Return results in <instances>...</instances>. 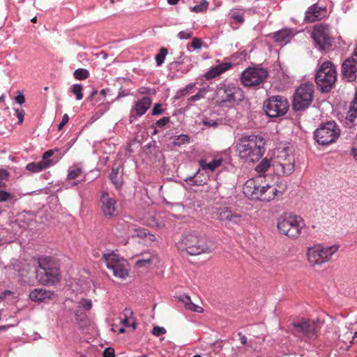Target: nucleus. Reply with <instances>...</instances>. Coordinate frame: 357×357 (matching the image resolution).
<instances>
[{"label":"nucleus","instance_id":"nucleus-1","mask_svg":"<svg viewBox=\"0 0 357 357\" xmlns=\"http://www.w3.org/2000/svg\"><path fill=\"white\" fill-rule=\"evenodd\" d=\"M236 148L241 160L245 162L255 163L265 152V140L259 135H244L238 139Z\"/></svg>","mask_w":357,"mask_h":357},{"label":"nucleus","instance_id":"nucleus-2","mask_svg":"<svg viewBox=\"0 0 357 357\" xmlns=\"http://www.w3.org/2000/svg\"><path fill=\"white\" fill-rule=\"evenodd\" d=\"M339 247L336 245H324L321 243L308 247L305 251L306 259L312 268L320 267L328 263L333 255L337 252Z\"/></svg>","mask_w":357,"mask_h":357},{"label":"nucleus","instance_id":"nucleus-3","mask_svg":"<svg viewBox=\"0 0 357 357\" xmlns=\"http://www.w3.org/2000/svg\"><path fill=\"white\" fill-rule=\"evenodd\" d=\"M277 227L280 234L296 239L304 231L305 224L301 216L284 214L278 218Z\"/></svg>","mask_w":357,"mask_h":357},{"label":"nucleus","instance_id":"nucleus-4","mask_svg":"<svg viewBox=\"0 0 357 357\" xmlns=\"http://www.w3.org/2000/svg\"><path fill=\"white\" fill-rule=\"evenodd\" d=\"M274 172L278 176H288L294 171L295 160L291 150L288 148L278 149L271 158Z\"/></svg>","mask_w":357,"mask_h":357},{"label":"nucleus","instance_id":"nucleus-5","mask_svg":"<svg viewBox=\"0 0 357 357\" xmlns=\"http://www.w3.org/2000/svg\"><path fill=\"white\" fill-rule=\"evenodd\" d=\"M181 248L191 255L202 253H210L213 249L206 243V238L197 231H193L183 236L181 240Z\"/></svg>","mask_w":357,"mask_h":357},{"label":"nucleus","instance_id":"nucleus-6","mask_svg":"<svg viewBox=\"0 0 357 357\" xmlns=\"http://www.w3.org/2000/svg\"><path fill=\"white\" fill-rule=\"evenodd\" d=\"M337 79L335 66L331 61L324 62L317 72L315 82L322 91L331 89Z\"/></svg>","mask_w":357,"mask_h":357},{"label":"nucleus","instance_id":"nucleus-7","mask_svg":"<svg viewBox=\"0 0 357 357\" xmlns=\"http://www.w3.org/2000/svg\"><path fill=\"white\" fill-rule=\"evenodd\" d=\"M340 130L334 121L321 124L314 132V137L318 144L327 145L334 142L340 136Z\"/></svg>","mask_w":357,"mask_h":357},{"label":"nucleus","instance_id":"nucleus-8","mask_svg":"<svg viewBox=\"0 0 357 357\" xmlns=\"http://www.w3.org/2000/svg\"><path fill=\"white\" fill-rule=\"evenodd\" d=\"M268 76L266 68L250 67L246 68L241 76L242 84L247 87H259Z\"/></svg>","mask_w":357,"mask_h":357},{"label":"nucleus","instance_id":"nucleus-9","mask_svg":"<svg viewBox=\"0 0 357 357\" xmlns=\"http://www.w3.org/2000/svg\"><path fill=\"white\" fill-rule=\"evenodd\" d=\"M314 86L306 83L300 85L296 90L293 98V109L301 111L307 108L313 98Z\"/></svg>","mask_w":357,"mask_h":357},{"label":"nucleus","instance_id":"nucleus-10","mask_svg":"<svg viewBox=\"0 0 357 357\" xmlns=\"http://www.w3.org/2000/svg\"><path fill=\"white\" fill-rule=\"evenodd\" d=\"M217 96L222 103L236 105L243 99L244 94L241 88L233 84H222L217 89Z\"/></svg>","mask_w":357,"mask_h":357},{"label":"nucleus","instance_id":"nucleus-11","mask_svg":"<svg viewBox=\"0 0 357 357\" xmlns=\"http://www.w3.org/2000/svg\"><path fill=\"white\" fill-rule=\"evenodd\" d=\"M311 36L319 50L325 51L331 48L333 38L331 36L328 25L323 24L314 25Z\"/></svg>","mask_w":357,"mask_h":357},{"label":"nucleus","instance_id":"nucleus-12","mask_svg":"<svg viewBox=\"0 0 357 357\" xmlns=\"http://www.w3.org/2000/svg\"><path fill=\"white\" fill-rule=\"evenodd\" d=\"M103 259L107 267L112 271L115 277L125 279L128 275L127 261L114 252L105 253Z\"/></svg>","mask_w":357,"mask_h":357},{"label":"nucleus","instance_id":"nucleus-13","mask_svg":"<svg viewBox=\"0 0 357 357\" xmlns=\"http://www.w3.org/2000/svg\"><path fill=\"white\" fill-rule=\"evenodd\" d=\"M264 109L269 117H278L287 113L289 109V102L286 98L282 96H272L264 102Z\"/></svg>","mask_w":357,"mask_h":357},{"label":"nucleus","instance_id":"nucleus-14","mask_svg":"<svg viewBox=\"0 0 357 357\" xmlns=\"http://www.w3.org/2000/svg\"><path fill=\"white\" fill-rule=\"evenodd\" d=\"M319 324L312 320H303L299 323H294L292 332L300 337L314 340L318 335Z\"/></svg>","mask_w":357,"mask_h":357},{"label":"nucleus","instance_id":"nucleus-15","mask_svg":"<svg viewBox=\"0 0 357 357\" xmlns=\"http://www.w3.org/2000/svg\"><path fill=\"white\" fill-rule=\"evenodd\" d=\"M287 189V184L282 182H276L273 184L263 185L260 190L261 192L259 197V201L270 202L284 194Z\"/></svg>","mask_w":357,"mask_h":357},{"label":"nucleus","instance_id":"nucleus-16","mask_svg":"<svg viewBox=\"0 0 357 357\" xmlns=\"http://www.w3.org/2000/svg\"><path fill=\"white\" fill-rule=\"evenodd\" d=\"M264 178L261 176H256L248 179L243 185V193L248 198L252 200H258L262 188V183Z\"/></svg>","mask_w":357,"mask_h":357},{"label":"nucleus","instance_id":"nucleus-17","mask_svg":"<svg viewBox=\"0 0 357 357\" xmlns=\"http://www.w3.org/2000/svg\"><path fill=\"white\" fill-rule=\"evenodd\" d=\"M100 208L104 215L107 218H114L119 215L117 202L114 197L108 192H102L100 196Z\"/></svg>","mask_w":357,"mask_h":357},{"label":"nucleus","instance_id":"nucleus-18","mask_svg":"<svg viewBox=\"0 0 357 357\" xmlns=\"http://www.w3.org/2000/svg\"><path fill=\"white\" fill-rule=\"evenodd\" d=\"M151 104L152 99L149 96H144L137 100L130 109L129 116L130 123L137 119L138 117L143 116L150 108Z\"/></svg>","mask_w":357,"mask_h":357},{"label":"nucleus","instance_id":"nucleus-19","mask_svg":"<svg viewBox=\"0 0 357 357\" xmlns=\"http://www.w3.org/2000/svg\"><path fill=\"white\" fill-rule=\"evenodd\" d=\"M36 277L43 285H53L60 281L59 268H52L48 271H37Z\"/></svg>","mask_w":357,"mask_h":357},{"label":"nucleus","instance_id":"nucleus-20","mask_svg":"<svg viewBox=\"0 0 357 357\" xmlns=\"http://www.w3.org/2000/svg\"><path fill=\"white\" fill-rule=\"evenodd\" d=\"M354 59H346L342 66V73L344 78L348 82H353L357 77V68Z\"/></svg>","mask_w":357,"mask_h":357},{"label":"nucleus","instance_id":"nucleus-21","mask_svg":"<svg viewBox=\"0 0 357 357\" xmlns=\"http://www.w3.org/2000/svg\"><path fill=\"white\" fill-rule=\"evenodd\" d=\"M326 13V10L318 6L317 4H313L308 8L305 12V22L307 23L314 22L315 21L321 20Z\"/></svg>","mask_w":357,"mask_h":357},{"label":"nucleus","instance_id":"nucleus-22","mask_svg":"<svg viewBox=\"0 0 357 357\" xmlns=\"http://www.w3.org/2000/svg\"><path fill=\"white\" fill-rule=\"evenodd\" d=\"M53 294L54 293L51 291L36 288L30 291L29 297L33 302L41 303L52 299Z\"/></svg>","mask_w":357,"mask_h":357},{"label":"nucleus","instance_id":"nucleus-23","mask_svg":"<svg viewBox=\"0 0 357 357\" xmlns=\"http://www.w3.org/2000/svg\"><path fill=\"white\" fill-rule=\"evenodd\" d=\"M128 230L132 238L138 237L140 238H147L151 242L156 240L155 236L149 232L146 229L137 227L135 225H130L128 226Z\"/></svg>","mask_w":357,"mask_h":357},{"label":"nucleus","instance_id":"nucleus-24","mask_svg":"<svg viewBox=\"0 0 357 357\" xmlns=\"http://www.w3.org/2000/svg\"><path fill=\"white\" fill-rule=\"evenodd\" d=\"M39 271H48L50 268H59L57 260L51 256H42L38 258Z\"/></svg>","mask_w":357,"mask_h":357},{"label":"nucleus","instance_id":"nucleus-25","mask_svg":"<svg viewBox=\"0 0 357 357\" xmlns=\"http://www.w3.org/2000/svg\"><path fill=\"white\" fill-rule=\"evenodd\" d=\"M232 66L231 63H222L219 65H217L213 68H211L210 70H208L204 77L206 79H211L213 78H215V77L221 75L222 73H225V71L230 69V68Z\"/></svg>","mask_w":357,"mask_h":357},{"label":"nucleus","instance_id":"nucleus-26","mask_svg":"<svg viewBox=\"0 0 357 357\" xmlns=\"http://www.w3.org/2000/svg\"><path fill=\"white\" fill-rule=\"evenodd\" d=\"M223 162V158L221 155H215L213 160L210 162H207L205 160H199L200 167L203 170H209L213 172L218 167H220Z\"/></svg>","mask_w":357,"mask_h":357},{"label":"nucleus","instance_id":"nucleus-27","mask_svg":"<svg viewBox=\"0 0 357 357\" xmlns=\"http://www.w3.org/2000/svg\"><path fill=\"white\" fill-rule=\"evenodd\" d=\"M109 178L116 188L119 189L123 185L122 169L120 167H113L109 174Z\"/></svg>","mask_w":357,"mask_h":357},{"label":"nucleus","instance_id":"nucleus-28","mask_svg":"<svg viewBox=\"0 0 357 357\" xmlns=\"http://www.w3.org/2000/svg\"><path fill=\"white\" fill-rule=\"evenodd\" d=\"M139 256L142 258L138 259L135 262V265L139 268L150 265L155 259V255L149 251L144 252Z\"/></svg>","mask_w":357,"mask_h":357},{"label":"nucleus","instance_id":"nucleus-29","mask_svg":"<svg viewBox=\"0 0 357 357\" xmlns=\"http://www.w3.org/2000/svg\"><path fill=\"white\" fill-rule=\"evenodd\" d=\"M133 313L130 309L126 308L123 312V317L121 319V323L125 327H132L136 328V324L134 321Z\"/></svg>","mask_w":357,"mask_h":357},{"label":"nucleus","instance_id":"nucleus-30","mask_svg":"<svg viewBox=\"0 0 357 357\" xmlns=\"http://www.w3.org/2000/svg\"><path fill=\"white\" fill-rule=\"evenodd\" d=\"M245 10L241 8H235L230 10L229 17L231 20L238 24H243L244 20Z\"/></svg>","mask_w":357,"mask_h":357},{"label":"nucleus","instance_id":"nucleus-31","mask_svg":"<svg viewBox=\"0 0 357 357\" xmlns=\"http://www.w3.org/2000/svg\"><path fill=\"white\" fill-rule=\"evenodd\" d=\"M54 153V151L53 150H48L43 153L42 160L39 162L45 169L49 168L57 162V160L54 161L53 160L50 159Z\"/></svg>","mask_w":357,"mask_h":357},{"label":"nucleus","instance_id":"nucleus-32","mask_svg":"<svg viewBox=\"0 0 357 357\" xmlns=\"http://www.w3.org/2000/svg\"><path fill=\"white\" fill-rule=\"evenodd\" d=\"M357 117V91L355 93L354 99L352 100L350 107L348 111L347 119L350 121H354V120Z\"/></svg>","mask_w":357,"mask_h":357},{"label":"nucleus","instance_id":"nucleus-33","mask_svg":"<svg viewBox=\"0 0 357 357\" xmlns=\"http://www.w3.org/2000/svg\"><path fill=\"white\" fill-rule=\"evenodd\" d=\"M17 220L21 227H28L33 220V215L30 212H23L19 215Z\"/></svg>","mask_w":357,"mask_h":357},{"label":"nucleus","instance_id":"nucleus-34","mask_svg":"<svg viewBox=\"0 0 357 357\" xmlns=\"http://www.w3.org/2000/svg\"><path fill=\"white\" fill-rule=\"evenodd\" d=\"M274 38L276 42L287 43L291 38V32L289 30H282L275 33Z\"/></svg>","mask_w":357,"mask_h":357},{"label":"nucleus","instance_id":"nucleus-35","mask_svg":"<svg viewBox=\"0 0 357 357\" xmlns=\"http://www.w3.org/2000/svg\"><path fill=\"white\" fill-rule=\"evenodd\" d=\"M82 168L78 165H73L69 167L68 171V180H73L81 176Z\"/></svg>","mask_w":357,"mask_h":357},{"label":"nucleus","instance_id":"nucleus-36","mask_svg":"<svg viewBox=\"0 0 357 357\" xmlns=\"http://www.w3.org/2000/svg\"><path fill=\"white\" fill-rule=\"evenodd\" d=\"M272 167L271 160L264 158L259 165H257L255 169L259 173H264L269 167Z\"/></svg>","mask_w":357,"mask_h":357},{"label":"nucleus","instance_id":"nucleus-37","mask_svg":"<svg viewBox=\"0 0 357 357\" xmlns=\"http://www.w3.org/2000/svg\"><path fill=\"white\" fill-rule=\"evenodd\" d=\"M190 142V137L187 135H179L176 136L172 143L174 146H180L185 144H188Z\"/></svg>","mask_w":357,"mask_h":357},{"label":"nucleus","instance_id":"nucleus-38","mask_svg":"<svg viewBox=\"0 0 357 357\" xmlns=\"http://www.w3.org/2000/svg\"><path fill=\"white\" fill-rule=\"evenodd\" d=\"M230 208L228 207L220 208L217 211V219L222 222H225L229 215Z\"/></svg>","mask_w":357,"mask_h":357},{"label":"nucleus","instance_id":"nucleus-39","mask_svg":"<svg viewBox=\"0 0 357 357\" xmlns=\"http://www.w3.org/2000/svg\"><path fill=\"white\" fill-rule=\"evenodd\" d=\"M242 219V215L237 213L232 212L231 210H230L229 215H228V218L226 219L225 222L228 223H232V224H238Z\"/></svg>","mask_w":357,"mask_h":357},{"label":"nucleus","instance_id":"nucleus-40","mask_svg":"<svg viewBox=\"0 0 357 357\" xmlns=\"http://www.w3.org/2000/svg\"><path fill=\"white\" fill-rule=\"evenodd\" d=\"M167 54V50L165 47L160 49L158 54L155 56V59L158 66H160L165 61V59Z\"/></svg>","mask_w":357,"mask_h":357},{"label":"nucleus","instance_id":"nucleus-41","mask_svg":"<svg viewBox=\"0 0 357 357\" xmlns=\"http://www.w3.org/2000/svg\"><path fill=\"white\" fill-rule=\"evenodd\" d=\"M73 93L76 96L77 100H80L83 98V87L81 84H75L72 86L71 89Z\"/></svg>","mask_w":357,"mask_h":357},{"label":"nucleus","instance_id":"nucleus-42","mask_svg":"<svg viewBox=\"0 0 357 357\" xmlns=\"http://www.w3.org/2000/svg\"><path fill=\"white\" fill-rule=\"evenodd\" d=\"M75 79L78 80H83L89 77V72L84 68H78L74 72Z\"/></svg>","mask_w":357,"mask_h":357},{"label":"nucleus","instance_id":"nucleus-43","mask_svg":"<svg viewBox=\"0 0 357 357\" xmlns=\"http://www.w3.org/2000/svg\"><path fill=\"white\" fill-rule=\"evenodd\" d=\"M26 169L28 171H29V172H31L32 173L40 172H41V171L45 169L43 167V166L41 165V164L40 163V162H30V163L26 165Z\"/></svg>","mask_w":357,"mask_h":357},{"label":"nucleus","instance_id":"nucleus-44","mask_svg":"<svg viewBox=\"0 0 357 357\" xmlns=\"http://www.w3.org/2000/svg\"><path fill=\"white\" fill-rule=\"evenodd\" d=\"M78 307L86 311H89L92 308V301L90 299L82 298L77 303Z\"/></svg>","mask_w":357,"mask_h":357},{"label":"nucleus","instance_id":"nucleus-45","mask_svg":"<svg viewBox=\"0 0 357 357\" xmlns=\"http://www.w3.org/2000/svg\"><path fill=\"white\" fill-rule=\"evenodd\" d=\"M208 3L206 1V0L202 1V2L199 4L196 5L190 8L191 11L195 13H202L204 11H206L208 8Z\"/></svg>","mask_w":357,"mask_h":357},{"label":"nucleus","instance_id":"nucleus-46","mask_svg":"<svg viewBox=\"0 0 357 357\" xmlns=\"http://www.w3.org/2000/svg\"><path fill=\"white\" fill-rule=\"evenodd\" d=\"M188 301V304H186V309L195 312H202L203 308L197 305H195L191 301L190 298H187Z\"/></svg>","mask_w":357,"mask_h":357},{"label":"nucleus","instance_id":"nucleus-47","mask_svg":"<svg viewBox=\"0 0 357 357\" xmlns=\"http://www.w3.org/2000/svg\"><path fill=\"white\" fill-rule=\"evenodd\" d=\"M195 84H188L185 88L179 90L176 96V98H178L181 96H185L188 94L194 88Z\"/></svg>","mask_w":357,"mask_h":357},{"label":"nucleus","instance_id":"nucleus-48","mask_svg":"<svg viewBox=\"0 0 357 357\" xmlns=\"http://www.w3.org/2000/svg\"><path fill=\"white\" fill-rule=\"evenodd\" d=\"M205 92H206L205 90L203 89V90L199 91L197 94L192 96L188 99V103L201 100L202 98H203L204 97Z\"/></svg>","mask_w":357,"mask_h":357},{"label":"nucleus","instance_id":"nucleus-49","mask_svg":"<svg viewBox=\"0 0 357 357\" xmlns=\"http://www.w3.org/2000/svg\"><path fill=\"white\" fill-rule=\"evenodd\" d=\"M192 36V31L190 29H186L185 31H181L178 33V37L181 40H186L191 38Z\"/></svg>","mask_w":357,"mask_h":357},{"label":"nucleus","instance_id":"nucleus-50","mask_svg":"<svg viewBox=\"0 0 357 357\" xmlns=\"http://www.w3.org/2000/svg\"><path fill=\"white\" fill-rule=\"evenodd\" d=\"M13 198V195L8 192L0 190V202H7Z\"/></svg>","mask_w":357,"mask_h":357},{"label":"nucleus","instance_id":"nucleus-51","mask_svg":"<svg viewBox=\"0 0 357 357\" xmlns=\"http://www.w3.org/2000/svg\"><path fill=\"white\" fill-rule=\"evenodd\" d=\"M352 335V331H347L344 334L340 335L338 339L340 342H347V341H350Z\"/></svg>","mask_w":357,"mask_h":357},{"label":"nucleus","instance_id":"nucleus-52","mask_svg":"<svg viewBox=\"0 0 357 357\" xmlns=\"http://www.w3.org/2000/svg\"><path fill=\"white\" fill-rule=\"evenodd\" d=\"M164 112V109L162 108V105L160 103H155L152 109V115L156 116L161 114Z\"/></svg>","mask_w":357,"mask_h":357},{"label":"nucleus","instance_id":"nucleus-53","mask_svg":"<svg viewBox=\"0 0 357 357\" xmlns=\"http://www.w3.org/2000/svg\"><path fill=\"white\" fill-rule=\"evenodd\" d=\"M166 332V329L164 327L161 326H154L152 330V333L155 336H159L160 335L165 334Z\"/></svg>","mask_w":357,"mask_h":357},{"label":"nucleus","instance_id":"nucleus-54","mask_svg":"<svg viewBox=\"0 0 357 357\" xmlns=\"http://www.w3.org/2000/svg\"><path fill=\"white\" fill-rule=\"evenodd\" d=\"M169 121H170L169 117L165 116V117H162V119L158 120L155 122V126L158 128H162L165 126H166L169 122Z\"/></svg>","mask_w":357,"mask_h":357},{"label":"nucleus","instance_id":"nucleus-55","mask_svg":"<svg viewBox=\"0 0 357 357\" xmlns=\"http://www.w3.org/2000/svg\"><path fill=\"white\" fill-rule=\"evenodd\" d=\"M15 110V115L18 119V123L20 124H22L23 123V121H24V114H25V112L23 109H14Z\"/></svg>","mask_w":357,"mask_h":357},{"label":"nucleus","instance_id":"nucleus-56","mask_svg":"<svg viewBox=\"0 0 357 357\" xmlns=\"http://www.w3.org/2000/svg\"><path fill=\"white\" fill-rule=\"evenodd\" d=\"M103 357H115L114 349L112 347L106 348L103 351Z\"/></svg>","mask_w":357,"mask_h":357},{"label":"nucleus","instance_id":"nucleus-57","mask_svg":"<svg viewBox=\"0 0 357 357\" xmlns=\"http://www.w3.org/2000/svg\"><path fill=\"white\" fill-rule=\"evenodd\" d=\"M191 46L194 48V49H200L202 46V42L200 39L199 38H193L192 43H191Z\"/></svg>","mask_w":357,"mask_h":357},{"label":"nucleus","instance_id":"nucleus-58","mask_svg":"<svg viewBox=\"0 0 357 357\" xmlns=\"http://www.w3.org/2000/svg\"><path fill=\"white\" fill-rule=\"evenodd\" d=\"M69 116L67 114H65L62 117L61 122L58 125V130H61L63 126L68 122Z\"/></svg>","mask_w":357,"mask_h":357},{"label":"nucleus","instance_id":"nucleus-59","mask_svg":"<svg viewBox=\"0 0 357 357\" xmlns=\"http://www.w3.org/2000/svg\"><path fill=\"white\" fill-rule=\"evenodd\" d=\"M151 89L149 87L142 86L138 89L137 92L142 95L150 94Z\"/></svg>","mask_w":357,"mask_h":357},{"label":"nucleus","instance_id":"nucleus-60","mask_svg":"<svg viewBox=\"0 0 357 357\" xmlns=\"http://www.w3.org/2000/svg\"><path fill=\"white\" fill-rule=\"evenodd\" d=\"M15 100L20 105H22L25 102L24 96L21 92L15 97Z\"/></svg>","mask_w":357,"mask_h":357},{"label":"nucleus","instance_id":"nucleus-61","mask_svg":"<svg viewBox=\"0 0 357 357\" xmlns=\"http://www.w3.org/2000/svg\"><path fill=\"white\" fill-rule=\"evenodd\" d=\"M195 177H196V175H195L193 177L187 178L185 181H190V184L194 185H202L201 182H199L197 179H195Z\"/></svg>","mask_w":357,"mask_h":357},{"label":"nucleus","instance_id":"nucleus-62","mask_svg":"<svg viewBox=\"0 0 357 357\" xmlns=\"http://www.w3.org/2000/svg\"><path fill=\"white\" fill-rule=\"evenodd\" d=\"M8 176V173L6 170L0 169V183H1L3 180L6 179Z\"/></svg>","mask_w":357,"mask_h":357},{"label":"nucleus","instance_id":"nucleus-63","mask_svg":"<svg viewBox=\"0 0 357 357\" xmlns=\"http://www.w3.org/2000/svg\"><path fill=\"white\" fill-rule=\"evenodd\" d=\"M204 124L207 126H217L218 123L212 120L205 119L203 121Z\"/></svg>","mask_w":357,"mask_h":357},{"label":"nucleus","instance_id":"nucleus-64","mask_svg":"<svg viewBox=\"0 0 357 357\" xmlns=\"http://www.w3.org/2000/svg\"><path fill=\"white\" fill-rule=\"evenodd\" d=\"M238 335L240 337V342L242 344H245L247 342V337L245 335H243L241 333H238Z\"/></svg>","mask_w":357,"mask_h":357}]
</instances>
